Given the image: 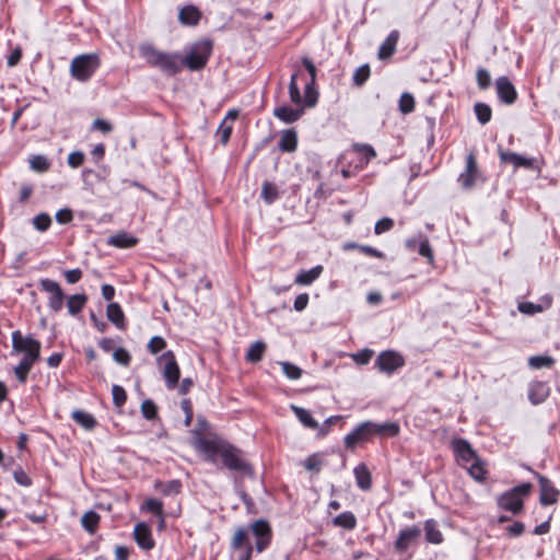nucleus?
Wrapping results in <instances>:
<instances>
[{
	"label": "nucleus",
	"mask_w": 560,
	"mask_h": 560,
	"mask_svg": "<svg viewBox=\"0 0 560 560\" xmlns=\"http://www.w3.org/2000/svg\"><path fill=\"white\" fill-rule=\"evenodd\" d=\"M301 62L310 75V78L307 80H305V83H304V97L302 96V94L300 92V86L298 83V79L299 78L304 79V74L299 69L291 75V79H290V83H289L290 100L295 105L304 104L305 107H314L318 101V92L315 88L317 69H316L314 62L307 56L302 57Z\"/></svg>",
	"instance_id": "nucleus-1"
},
{
	"label": "nucleus",
	"mask_w": 560,
	"mask_h": 560,
	"mask_svg": "<svg viewBox=\"0 0 560 560\" xmlns=\"http://www.w3.org/2000/svg\"><path fill=\"white\" fill-rule=\"evenodd\" d=\"M139 54L150 67L166 75H175L183 69V57L179 52L162 51L152 44L144 43L139 46Z\"/></svg>",
	"instance_id": "nucleus-2"
},
{
	"label": "nucleus",
	"mask_w": 560,
	"mask_h": 560,
	"mask_svg": "<svg viewBox=\"0 0 560 560\" xmlns=\"http://www.w3.org/2000/svg\"><path fill=\"white\" fill-rule=\"evenodd\" d=\"M200 448L209 455L211 462L219 455L224 466L230 470L247 471L250 467L243 459L240 450L230 444H219L214 441L202 439L199 442Z\"/></svg>",
	"instance_id": "nucleus-3"
},
{
	"label": "nucleus",
	"mask_w": 560,
	"mask_h": 560,
	"mask_svg": "<svg viewBox=\"0 0 560 560\" xmlns=\"http://www.w3.org/2000/svg\"><path fill=\"white\" fill-rule=\"evenodd\" d=\"M212 52V42L201 39L194 43L186 56L183 57V67L186 66L190 71H198L206 67Z\"/></svg>",
	"instance_id": "nucleus-4"
},
{
	"label": "nucleus",
	"mask_w": 560,
	"mask_h": 560,
	"mask_svg": "<svg viewBox=\"0 0 560 560\" xmlns=\"http://www.w3.org/2000/svg\"><path fill=\"white\" fill-rule=\"evenodd\" d=\"M23 353L21 360L36 363L40 355V342L33 336H23L20 330L12 332V354Z\"/></svg>",
	"instance_id": "nucleus-5"
},
{
	"label": "nucleus",
	"mask_w": 560,
	"mask_h": 560,
	"mask_svg": "<svg viewBox=\"0 0 560 560\" xmlns=\"http://www.w3.org/2000/svg\"><path fill=\"white\" fill-rule=\"evenodd\" d=\"M100 67L96 54H83L74 57L70 63L71 77L80 82L89 81Z\"/></svg>",
	"instance_id": "nucleus-6"
},
{
	"label": "nucleus",
	"mask_w": 560,
	"mask_h": 560,
	"mask_svg": "<svg viewBox=\"0 0 560 560\" xmlns=\"http://www.w3.org/2000/svg\"><path fill=\"white\" fill-rule=\"evenodd\" d=\"M532 490V483L524 482L501 494L498 499V505L511 512L518 514L524 508L523 498L527 497Z\"/></svg>",
	"instance_id": "nucleus-7"
},
{
	"label": "nucleus",
	"mask_w": 560,
	"mask_h": 560,
	"mask_svg": "<svg viewBox=\"0 0 560 560\" xmlns=\"http://www.w3.org/2000/svg\"><path fill=\"white\" fill-rule=\"evenodd\" d=\"M39 288L48 295L47 306L51 313H59L65 303L66 295L61 285L56 280L43 278L39 280Z\"/></svg>",
	"instance_id": "nucleus-8"
},
{
	"label": "nucleus",
	"mask_w": 560,
	"mask_h": 560,
	"mask_svg": "<svg viewBox=\"0 0 560 560\" xmlns=\"http://www.w3.org/2000/svg\"><path fill=\"white\" fill-rule=\"evenodd\" d=\"M159 365L162 366V374L168 389H174L179 381L180 371L173 351H166L158 358Z\"/></svg>",
	"instance_id": "nucleus-9"
},
{
	"label": "nucleus",
	"mask_w": 560,
	"mask_h": 560,
	"mask_svg": "<svg viewBox=\"0 0 560 560\" xmlns=\"http://www.w3.org/2000/svg\"><path fill=\"white\" fill-rule=\"evenodd\" d=\"M248 534L255 537V550L260 553L266 550L272 539V530L268 521L259 518L253 522L248 527Z\"/></svg>",
	"instance_id": "nucleus-10"
},
{
	"label": "nucleus",
	"mask_w": 560,
	"mask_h": 560,
	"mask_svg": "<svg viewBox=\"0 0 560 560\" xmlns=\"http://www.w3.org/2000/svg\"><path fill=\"white\" fill-rule=\"evenodd\" d=\"M231 548L236 552L233 560H250L255 546L248 539V529L240 526L235 529L234 536L231 541Z\"/></svg>",
	"instance_id": "nucleus-11"
},
{
	"label": "nucleus",
	"mask_w": 560,
	"mask_h": 560,
	"mask_svg": "<svg viewBox=\"0 0 560 560\" xmlns=\"http://www.w3.org/2000/svg\"><path fill=\"white\" fill-rule=\"evenodd\" d=\"M422 534V529L417 525L406 526L399 530V534L394 542V548L397 552H406L411 546L417 544Z\"/></svg>",
	"instance_id": "nucleus-12"
},
{
	"label": "nucleus",
	"mask_w": 560,
	"mask_h": 560,
	"mask_svg": "<svg viewBox=\"0 0 560 560\" xmlns=\"http://www.w3.org/2000/svg\"><path fill=\"white\" fill-rule=\"evenodd\" d=\"M371 438H373L372 421H364L345 436L343 443L347 448L354 450L359 443L366 442Z\"/></svg>",
	"instance_id": "nucleus-13"
},
{
	"label": "nucleus",
	"mask_w": 560,
	"mask_h": 560,
	"mask_svg": "<svg viewBox=\"0 0 560 560\" xmlns=\"http://www.w3.org/2000/svg\"><path fill=\"white\" fill-rule=\"evenodd\" d=\"M534 475L537 478L540 488L539 503L542 506L557 503L560 497V491L553 486L552 481L538 472H534Z\"/></svg>",
	"instance_id": "nucleus-14"
},
{
	"label": "nucleus",
	"mask_w": 560,
	"mask_h": 560,
	"mask_svg": "<svg viewBox=\"0 0 560 560\" xmlns=\"http://www.w3.org/2000/svg\"><path fill=\"white\" fill-rule=\"evenodd\" d=\"M404 364V358L399 353L392 350L381 352L375 361V365L380 369V371L387 374H392Z\"/></svg>",
	"instance_id": "nucleus-15"
},
{
	"label": "nucleus",
	"mask_w": 560,
	"mask_h": 560,
	"mask_svg": "<svg viewBox=\"0 0 560 560\" xmlns=\"http://www.w3.org/2000/svg\"><path fill=\"white\" fill-rule=\"evenodd\" d=\"M498 98L501 103L512 105L517 100V91L512 81L505 77H499L494 82Z\"/></svg>",
	"instance_id": "nucleus-16"
},
{
	"label": "nucleus",
	"mask_w": 560,
	"mask_h": 560,
	"mask_svg": "<svg viewBox=\"0 0 560 560\" xmlns=\"http://www.w3.org/2000/svg\"><path fill=\"white\" fill-rule=\"evenodd\" d=\"M499 158L502 163H510L515 168H527L540 171V166L537 165V160L534 158H526L515 152L500 151Z\"/></svg>",
	"instance_id": "nucleus-17"
},
{
	"label": "nucleus",
	"mask_w": 560,
	"mask_h": 560,
	"mask_svg": "<svg viewBox=\"0 0 560 560\" xmlns=\"http://www.w3.org/2000/svg\"><path fill=\"white\" fill-rule=\"evenodd\" d=\"M479 176L478 165L475 154L471 152L466 158V166L458 176V183L465 189H470L477 182Z\"/></svg>",
	"instance_id": "nucleus-18"
},
{
	"label": "nucleus",
	"mask_w": 560,
	"mask_h": 560,
	"mask_svg": "<svg viewBox=\"0 0 560 560\" xmlns=\"http://www.w3.org/2000/svg\"><path fill=\"white\" fill-rule=\"evenodd\" d=\"M528 399L533 405L542 404L550 395L548 383L541 381H533L528 385Z\"/></svg>",
	"instance_id": "nucleus-19"
},
{
	"label": "nucleus",
	"mask_w": 560,
	"mask_h": 560,
	"mask_svg": "<svg viewBox=\"0 0 560 560\" xmlns=\"http://www.w3.org/2000/svg\"><path fill=\"white\" fill-rule=\"evenodd\" d=\"M133 537L138 546L143 550H151L154 547L151 529L145 523H138L135 526Z\"/></svg>",
	"instance_id": "nucleus-20"
},
{
	"label": "nucleus",
	"mask_w": 560,
	"mask_h": 560,
	"mask_svg": "<svg viewBox=\"0 0 560 560\" xmlns=\"http://www.w3.org/2000/svg\"><path fill=\"white\" fill-rule=\"evenodd\" d=\"M453 448L459 459L464 463H471L478 459V456L472 450L470 443L465 439H455L453 441Z\"/></svg>",
	"instance_id": "nucleus-21"
},
{
	"label": "nucleus",
	"mask_w": 560,
	"mask_h": 560,
	"mask_svg": "<svg viewBox=\"0 0 560 560\" xmlns=\"http://www.w3.org/2000/svg\"><path fill=\"white\" fill-rule=\"evenodd\" d=\"M201 19V11L192 4L179 9L178 21L185 26H196Z\"/></svg>",
	"instance_id": "nucleus-22"
},
{
	"label": "nucleus",
	"mask_w": 560,
	"mask_h": 560,
	"mask_svg": "<svg viewBox=\"0 0 560 560\" xmlns=\"http://www.w3.org/2000/svg\"><path fill=\"white\" fill-rule=\"evenodd\" d=\"M139 240L129 233L121 231L114 235H110L106 240V244L108 246H113L116 248H132L138 244Z\"/></svg>",
	"instance_id": "nucleus-23"
},
{
	"label": "nucleus",
	"mask_w": 560,
	"mask_h": 560,
	"mask_svg": "<svg viewBox=\"0 0 560 560\" xmlns=\"http://www.w3.org/2000/svg\"><path fill=\"white\" fill-rule=\"evenodd\" d=\"M373 436L394 438L399 434V424L395 421H387L383 423L372 421Z\"/></svg>",
	"instance_id": "nucleus-24"
},
{
	"label": "nucleus",
	"mask_w": 560,
	"mask_h": 560,
	"mask_svg": "<svg viewBox=\"0 0 560 560\" xmlns=\"http://www.w3.org/2000/svg\"><path fill=\"white\" fill-rule=\"evenodd\" d=\"M399 39V32L397 30H393L385 40L381 44L378 49V58L382 60L388 59L396 51V46Z\"/></svg>",
	"instance_id": "nucleus-25"
},
{
	"label": "nucleus",
	"mask_w": 560,
	"mask_h": 560,
	"mask_svg": "<svg viewBox=\"0 0 560 560\" xmlns=\"http://www.w3.org/2000/svg\"><path fill=\"white\" fill-rule=\"evenodd\" d=\"M425 540L433 545H440L443 542L444 537L442 532L439 529L438 522L433 518H429L424 522L423 526Z\"/></svg>",
	"instance_id": "nucleus-26"
},
{
	"label": "nucleus",
	"mask_w": 560,
	"mask_h": 560,
	"mask_svg": "<svg viewBox=\"0 0 560 560\" xmlns=\"http://www.w3.org/2000/svg\"><path fill=\"white\" fill-rule=\"evenodd\" d=\"M273 115L285 124H292L300 119V117L303 115V109L292 108L289 106H280L275 108Z\"/></svg>",
	"instance_id": "nucleus-27"
},
{
	"label": "nucleus",
	"mask_w": 560,
	"mask_h": 560,
	"mask_svg": "<svg viewBox=\"0 0 560 560\" xmlns=\"http://www.w3.org/2000/svg\"><path fill=\"white\" fill-rule=\"evenodd\" d=\"M88 302V295L85 293H77L67 298V308L71 316H77L82 312Z\"/></svg>",
	"instance_id": "nucleus-28"
},
{
	"label": "nucleus",
	"mask_w": 560,
	"mask_h": 560,
	"mask_svg": "<svg viewBox=\"0 0 560 560\" xmlns=\"http://www.w3.org/2000/svg\"><path fill=\"white\" fill-rule=\"evenodd\" d=\"M278 147L283 152H294L298 147V135L293 129L284 130L281 135Z\"/></svg>",
	"instance_id": "nucleus-29"
},
{
	"label": "nucleus",
	"mask_w": 560,
	"mask_h": 560,
	"mask_svg": "<svg viewBox=\"0 0 560 560\" xmlns=\"http://www.w3.org/2000/svg\"><path fill=\"white\" fill-rule=\"evenodd\" d=\"M323 272V266L317 265L310 270H302L298 273L295 278V283L300 285H310L312 284Z\"/></svg>",
	"instance_id": "nucleus-30"
},
{
	"label": "nucleus",
	"mask_w": 560,
	"mask_h": 560,
	"mask_svg": "<svg viewBox=\"0 0 560 560\" xmlns=\"http://www.w3.org/2000/svg\"><path fill=\"white\" fill-rule=\"evenodd\" d=\"M353 472L358 487L364 491L370 490L372 478L368 467L364 464H360L354 468Z\"/></svg>",
	"instance_id": "nucleus-31"
},
{
	"label": "nucleus",
	"mask_w": 560,
	"mask_h": 560,
	"mask_svg": "<svg viewBox=\"0 0 560 560\" xmlns=\"http://www.w3.org/2000/svg\"><path fill=\"white\" fill-rule=\"evenodd\" d=\"M291 409L293 410L294 415L304 427L312 430H316L319 428L318 422L312 417L308 410L294 405L291 406Z\"/></svg>",
	"instance_id": "nucleus-32"
},
{
	"label": "nucleus",
	"mask_w": 560,
	"mask_h": 560,
	"mask_svg": "<svg viewBox=\"0 0 560 560\" xmlns=\"http://www.w3.org/2000/svg\"><path fill=\"white\" fill-rule=\"evenodd\" d=\"M71 418L85 430H93L97 424L96 419L83 410H73Z\"/></svg>",
	"instance_id": "nucleus-33"
},
{
	"label": "nucleus",
	"mask_w": 560,
	"mask_h": 560,
	"mask_svg": "<svg viewBox=\"0 0 560 560\" xmlns=\"http://www.w3.org/2000/svg\"><path fill=\"white\" fill-rule=\"evenodd\" d=\"M100 520V515L95 511L90 510L82 515L81 525L89 534H94L97 530Z\"/></svg>",
	"instance_id": "nucleus-34"
},
{
	"label": "nucleus",
	"mask_w": 560,
	"mask_h": 560,
	"mask_svg": "<svg viewBox=\"0 0 560 560\" xmlns=\"http://www.w3.org/2000/svg\"><path fill=\"white\" fill-rule=\"evenodd\" d=\"M106 315L108 320H110L114 325H116L118 328L124 327V312L118 303H109L107 305Z\"/></svg>",
	"instance_id": "nucleus-35"
},
{
	"label": "nucleus",
	"mask_w": 560,
	"mask_h": 560,
	"mask_svg": "<svg viewBox=\"0 0 560 560\" xmlns=\"http://www.w3.org/2000/svg\"><path fill=\"white\" fill-rule=\"evenodd\" d=\"M334 524L345 529H353L357 526V518L352 512L346 511L334 518Z\"/></svg>",
	"instance_id": "nucleus-36"
},
{
	"label": "nucleus",
	"mask_w": 560,
	"mask_h": 560,
	"mask_svg": "<svg viewBox=\"0 0 560 560\" xmlns=\"http://www.w3.org/2000/svg\"><path fill=\"white\" fill-rule=\"evenodd\" d=\"M266 350V345L262 341H255L250 345L245 355L248 362H258L262 359L264 352Z\"/></svg>",
	"instance_id": "nucleus-37"
},
{
	"label": "nucleus",
	"mask_w": 560,
	"mask_h": 560,
	"mask_svg": "<svg viewBox=\"0 0 560 560\" xmlns=\"http://www.w3.org/2000/svg\"><path fill=\"white\" fill-rule=\"evenodd\" d=\"M279 197L278 187L270 182H264L261 187V198L267 205H271Z\"/></svg>",
	"instance_id": "nucleus-38"
},
{
	"label": "nucleus",
	"mask_w": 560,
	"mask_h": 560,
	"mask_svg": "<svg viewBox=\"0 0 560 560\" xmlns=\"http://www.w3.org/2000/svg\"><path fill=\"white\" fill-rule=\"evenodd\" d=\"M555 364V359L550 355H533L528 359V365L532 369L538 370L542 368H551Z\"/></svg>",
	"instance_id": "nucleus-39"
},
{
	"label": "nucleus",
	"mask_w": 560,
	"mask_h": 560,
	"mask_svg": "<svg viewBox=\"0 0 560 560\" xmlns=\"http://www.w3.org/2000/svg\"><path fill=\"white\" fill-rule=\"evenodd\" d=\"M474 109H475L476 117L481 125H486L487 122L490 121L491 116H492V110L488 104L477 103V104H475Z\"/></svg>",
	"instance_id": "nucleus-40"
},
{
	"label": "nucleus",
	"mask_w": 560,
	"mask_h": 560,
	"mask_svg": "<svg viewBox=\"0 0 560 560\" xmlns=\"http://www.w3.org/2000/svg\"><path fill=\"white\" fill-rule=\"evenodd\" d=\"M35 363L28 362L26 360H21L20 363L14 368V374L18 381L21 384H25L27 381V375Z\"/></svg>",
	"instance_id": "nucleus-41"
},
{
	"label": "nucleus",
	"mask_w": 560,
	"mask_h": 560,
	"mask_svg": "<svg viewBox=\"0 0 560 560\" xmlns=\"http://www.w3.org/2000/svg\"><path fill=\"white\" fill-rule=\"evenodd\" d=\"M143 509H145L148 512H151L161 518V524H160L161 527L164 525L163 503L160 500L154 499V498L148 499L144 502Z\"/></svg>",
	"instance_id": "nucleus-42"
},
{
	"label": "nucleus",
	"mask_w": 560,
	"mask_h": 560,
	"mask_svg": "<svg viewBox=\"0 0 560 560\" xmlns=\"http://www.w3.org/2000/svg\"><path fill=\"white\" fill-rule=\"evenodd\" d=\"M370 74L371 70L369 65H363L357 68L352 77L353 84L357 86H362L370 78Z\"/></svg>",
	"instance_id": "nucleus-43"
},
{
	"label": "nucleus",
	"mask_w": 560,
	"mask_h": 560,
	"mask_svg": "<svg viewBox=\"0 0 560 560\" xmlns=\"http://www.w3.org/2000/svg\"><path fill=\"white\" fill-rule=\"evenodd\" d=\"M182 483L178 480H170L167 482H161L156 485V489L165 495L176 494L180 491Z\"/></svg>",
	"instance_id": "nucleus-44"
},
{
	"label": "nucleus",
	"mask_w": 560,
	"mask_h": 560,
	"mask_svg": "<svg viewBox=\"0 0 560 560\" xmlns=\"http://www.w3.org/2000/svg\"><path fill=\"white\" fill-rule=\"evenodd\" d=\"M399 110L402 114H409L415 109V97L410 93H402L399 98Z\"/></svg>",
	"instance_id": "nucleus-45"
},
{
	"label": "nucleus",
	"mask_w": 560,
	"mask_h": 560,
	"mask_svg": "<svg viewBox=\"0 0 560 560\" xmlns=\"http://www.w3.org/2000/svg\"><path fill=\"white\" fill-rule=\"evenodd\" d=\"M33 225L37 231L45 232L51 225V218L47 213H39L33 218Z\"/></svg>",
	"instance_id": "nucleus-46"
},
{
	"label": "nucleus",
	"mask_w": 560,
	"mask_h": 560,
	"mask_svg": "<svg viewBox=\"0 0 560 560\" xmlns=\"http://www.w3.org/2000/svg\"><path fill=\"white\" fill-rule=\"evenodd\" d=\"M141 413L147 420H153L158 417V408L151 399H145L141 404Z\"/></svg>",
	"instance_id": "nucleus-47"
},
{
	"label": "nucleus",
	"mask_w": 560,
	"mask_h": 560,
	"mask_svg": "<svg viewBox=\"0 0 560 560\" xmlns=\"http://www.w3.org/2000/svg\"><path fill=\"white\" fill-rule=\"evenodd\" d=\"M280 364L283 374L289 380H299L302 376V370L298 365L290 362H281Z\"/></svg>",
	"instance_id": "nucleus-48"
},
{
	"label": "nucleus",
	"mask_w": 560,
	"mask_h": 560,
	"mask_svg": "<svg viewBox=\"0 0 560 560\" xmlns=\"http://www.w3.org/2000/svg\"><path fill=\"white\" fill-rule=\"evenodd\" d=\"M417 252L419 253V255H421L422 257H425L428 258V260L430 262L433 261V250L430 246V243H429V240L427 236H422L420 235V241H419V246L417 248Z\"/></svg>",
	"instance_id": "nucleus-49"
},
{
	"label": "nucleus",
	"mask_w": 560,
	"mask_h": 560,
	"mask_svg": "<svg viewBox=\"0 0 560 560\" xmlns=\"http://www.w3.org/2000/svg\"><path fill=\"white\" fill-rule=\"evenodd\" d=\"M31 168L36 172H46L49 168V162L45 155H34L30 160Z\"/></svg>",
	"instance_id": "nucleus-50"
},
{
	"label": "nucleus",
	"mask_w": 560,
	"mask_h": 560,
	"mask_svg": "<svg viewBox=\"0 0 560 560\" xmlns=\"http://www.w3.org/2000/svg\"><path fill=\"white\" fill-rule=\"evenodd\" d=\"M113 402L116 407H121L127 400V394L122 386L113 385L112 387Z\"/></svg>",
	"instance_id": "nucleus-51"
},
{
	"label": "nucleus",
	"mask_w": 560,
	"mask_h": 560,
	"mask_svg": "<svg viewBox=\"0 0 560 560\" xmlns=\"http://www.w3.org/2000/svg\"><path fill=\"white\" fill-rule=\"evenodd\" d=\"M303 465L306 470L318 472L323 466V459L318 454H312L304 460Z\"/></svg>",
	"instance_id": "nucleus-52"
},
{
	"label": "nucleus",
	"mask_w": 560,
	"mask_h": 560,
	"mask_svg": "<svg viewBox=\"0 0 560 560\" xmlns=\"http://www.w3.org/2000/svg\"><path fill=\"white\" fill-rule=\"evenodd\" d=\"M477 84L479 89L486 90L491 84V77L487 69L478 68L476 73Z\"/></svg>",
	"instance_id": "nucleus-53"
},
{
	"label": "nucleus",
	"mask_w": 560,
	"mask_h": 560,
	"mask_svg": "<svg viewBox=\"0 0 560 560\" xmlns=\"http://www.w3.org/2000/svg\"><path fill=\"white\" fill-rule=\"evenodd\" d=\"M232 129H233L232 125L226 124L225 120H223L219 125L218 130H217V135L219 136L220 142L223 145H225L229 142L231 133H232Z\"/></svg>",
	"instance_id": "nucleus-54"
},
{
	"label": "nucleus",
	"mask_w": 560,
	"mask_h": 560,
	"mask_svg": "<svg viewBox=\"0 0 560 560\" xmlns=\"http://www.w3.org/2000/svg\"><path fill=\"white\" fill-rule=\"evenodd\" d=\"M166 347V341L160 336H154L148 343V350L152 354H156Z\"/></svg>",
	"instance_id": "nucleus-55"
},
{
	"label": "nucleus",
	"mask_w": 560,
	"mask_h": 560,
	"mask_svg": "<svg viewBox=\"0 0 560 560\" xmlns=\"http://www.w3.org/2000/svg\"><path fill=\"white\" fill-rule=\"evenodd\" d=\"M517 308L521 313L526 315H534L544 311V307L540 304H535L532 302H522L518 304Z\"/></svg>",
	"instance_id": "nucleus-56"
},
{
	"label": "nucleus",
	"mask_w": 560,
	"mask_h": 560,
	"mask_svg": "<svg viewBox=\"0 0 560 560\" xmlns=\"http://www.w3.org/2000/svg\"><path fill=\"white\" fill-rule=\"evenodd\" d=\"M113 359L115 360V362L124 366H128L131 361L129 352L124 348L116 349L113 353Z\"/></svg>",
	"instance_id": "nucleus-57"
},
{
	"label": "nucleus",
	"mask_w": 560,
	"mask_h": 560,
	"mask_svg": "<svg viewBox=\"0 0 560 560\" xmlns=\"http://www.w3.org/2000/svg\"><path fill=\"white\" fill-rule=\"evenodd\" d=\"M13 478L14 481L23 487H31L32 486V479L28 477V475L21 468L15 469L13 471Z\"/></svg>",
	"instance_id": "nucleus-58"
},
{
	"label": "nucleus",
	"mask_w": 560,
	"mask_h": 560,
	"mask_svg": "<svg viewBox=\"0 0 560 560\" xmlns=\"http://www.w3.org/2000/svg\"><path fill=\"white\" fill-rule=\"evenodd\" d=\"M394 226V221L390 218H383L375 223L374 232L380 235L389 231Z\"/></svg>",
	"instance_id": "nucleus-59"
},
{
	"label": "nucleus",
	"mask_w": 560,
	"mask_h": 560,
	"mask_svg": "<svg viewBox=\"0 0 560 560\" xmlns=\"http://www.w3.org/2000/svg\"><path fill=\"white\" fill-rule=\"evenodd\" d=\"M84 154L81 151H73L68 155V165L72 168L81 166L84 162Z\"/></svg>",
	"instance_id": "nucleus-60"
},
{
	"label": "nucleus",
	"mask_w": 560,
	"mask_h": 560,
	"mask_svg": "<svg viewBox=\"0 0 560 560\" xmlns=\"http://www.w3.org/2000/svg\"><path fill=\"white\" fill-rule=\"evenodd\" d=\"M55 218L58 223L67 224L73 220V213L70 209L63 208L57 211Z\"/></svg>",
	"instance_id": "nucleus-61"
},
{
	"label": "nucleus",
	"mask_w": 560,
	"mask_h": 560,
	"mask_svg": "<svg viewBox=\"0 0 560 560\" xmlns=\"http://www.w3.org/2000/svg\"><path fill=\"white\" fill-rule=\"evenodd\" d=\"M355 149L365 158L366 163L376 156L375 150L370 144H357Z\"/></svg>",
	"instance_id": "nucleus-62"
},
{
	"label": "nucleus",
	"mask_w": 560,
	"mask_h": 560,
	"mask_svg": "<svg viewBox=\"0 0 560 560\" xmlns=\"http://www.w3.org/2000/svg\"><path fill=\"white\" fill-rule=\"evenodd\" d=\"M63 276L66 278V281L70 284H74L79 282L82 278V270L79 268L65 270Z\"/></svg>",
	"instance_id": "nucleus-63"
},
{
	"label": "nucleus",
	"mask_w": 560,
	"mask_h": 560,
	"mask_svg": "<svg viewBox=\"0 0 560 560\" xmlns=\"http://www.w3.org/2000/svg\"><path fill=\"white\" fill-rule=\"evenodd\" d=\"M525 530V525L522 522H514L512 525L506 527V533L511 537H518Z\"/></svg>",
	"instance_id": "nucleus-64"
}]
</instances>
